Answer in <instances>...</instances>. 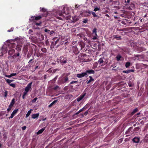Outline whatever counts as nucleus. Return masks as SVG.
<instances>
[{"label": "nucleus", "instance_id": "f257e3e1", "mask_svg": "<svg viewBox=\"0 0 148 148\" xmlns=\"http://www.w3.org/2000/svg\"><path fill=\"white\" fill-rule=\"evenodd\" d=\"M62 10L63 11L62 12L59 11L57 13L58 15L62 16V17H57L58 18L62 20L63 19L62 17H63L64 18L66 19L68 17L66 15H68L70 13V12L68 8L63 7Z\"/></svg>", "mask_w": 148, "mask_h": 148}, {"label": "nucleus", "instance_id": "f03ea898", "mask_svg": "<svg viewBox=\"0 0 148 148\" xmlns=\"http://www.w3.org/2000/svg\"><path fill=\"white\" fill-rule=\"evenodd\" d=\"M41 16H38L36 17L32 16L31 18L29 19V20L31 21H33L34 22V25H36L37 26H40L41 24V22H40L39 23H37L36 22V20L40 19L41 18Z\"/></svg>", "mask_w": 148, "mask_h": 148}, {"label": "nucleus", "instance_id": "7ed1b4c3", "mask_svg": "<svg viewBox=\"0 0 148 148\" xmlns=\"http://www.w3.org/2000/svg\"><path fill=\"white\" fill-rule=\"evenodd\" d=\"M9 41H10L7 40L6 42L7 44L4 45H7V48L6 49L7 50V51H8L9 49H11L14 48L16 46V45L14 43L12 42V41L9 42Z\"/></svg>", "mask_w": 148, "mask_h": 148}, {"label": "nucleus", "instance_id": "20e7f679", "mask_svg": "<svg viewBox=\"0 0 148 148\" xmlns=\"http://www.w3.org/2000/svg\"><path fill=\"white\" fill-rule=\"evenodd\" d=\"M25 40V38L17 40L16 41L17 42V44L16 46V49H18V50L21 51L22 45Z\"/></svg>", "mask_w": 148, "mask_h": 148}, {"label": "nucleus", "instance_id": "39448f33", "mask_svg": "<svg viewBox=\"0 0 148 148\" xmlns=\"http://www.w3.org/2000/svg\"><path fill=\"white\" fill-rule=\"evenodd\" d=\"M67 59L65 56H61L57 59V62L62 64H65L66 63Z\"/></svg>", "mask_w": 148, "mask_h": 148}, {"label": "nucleus", "instance_id": "423d86ee", "mask_svg": "<svg viewBox=\"0 0 148 148\" xmlns=\"http://www.w3.org/2000/svg\"><path fill=\"white\" fill-rule=\"evenodd\" d=\"M7 48L6 45H3L1 49H0V56H2L4 53H7V51L6 48Z\"/></svg>", "mask_w": 148, "mask_h": 148}, {"label": "nucleus", "instance_id": "0eeeda50", "mask_svg": "<svg viewBox=\"0 0 148 148\" xmlns=\"http://www.w3.org/2000/svg\"><path fill=\"white\" fill-rule=\"evenodd\" d=\"M32 82H31L29 84H28L25 87V94H27V93L29 92V90L31 88L32 85Z\"/></svg>", "mask_w": 148, "mask_h": 148}, {"label": "nucleus", "instance_id": "6e6552de", "mask_svg": "<svg viewBox=\"0 0 148 148\" xmlns=\"http://www.w3.org/2000/svg\"><path fill=\"white\" fill-rule=\"evenodd\" d=\"M92 36L93 37L92 39L96 40L97 39V29L96 28H94L92 30Z\"/></svg>", "mask_w": 148, "mask_h": 148}, {"label": "nucleus", "instance_id": "1a4fd4ad", "mask_svg": "<svg viewBox=\"0 0 148 148\" xmlns=\"http://www.w3.org/2000/svg\"><path fill=\"white\" fill-rule=\"evenodd\" d=\"M86 55L84 54H81L79 56V58L81 62H83L84 60L86 58Z\"/></svg>", "mask_w": 148, "mask_h": 148}, {"label": "nucleus", "instance_id": "9d476101", "mask_svg": "<svg viewBox=\"0 0 148 148\" xmlns=\"http://www.w3.org/2000/svg\"><path fill=\"white\" fill-rule=\"evenodd\" d=\"M18 109H16L14 110L13 112L12 113L11 115L9 117L10 119H12V118L15 115V114L18 112Z\"/></svg>", "mask_w": 148, "mask_h": 148}, {"label": "nucleus", "instance_id": "9b49d317", "mask_svg": "<svg viewBox=\"0 0 148 148\" xmlns=\"http://www.w3.org/2000/svg\"><path fill=\"white\" fill-rule=\"evenodd\" d=\"M87 75L86 73L84 72L82 73L78 74H77V77L79 78L82 77Z\"/></svg>", "mask_w": 148, "mask_h": 148}, {"label": "nucleus", "instance_id": "f8f14e48", "mask_svg": "<svg viewBox=\"0 0 148 148\" xmlns=\"http://www.w3.org/2000/svg\"><path fill=\"white\" fill-rule=\"evenodd\" d=\"M86 95V93H84L82 95H80L79 97L77 99V101H80Z\"/></svg>", "mask_w": 148, "mask_h": 148}, {"label": "nucleus", "instance_id": "ddd939ff", "mask_svg": "<svg viewBox=\"0 0 148 148\" xmlns=\"http://www.w3.org/2000/svg\"><path fill=\"white\" fill-rule=\"evenodd\" d=\"M132 140L134 143H138L140 141V138L138 137H135Z\"/></svg>", "mask_w": 148, "mask_h": 148}, {"label": "nucleus", "instance_id": "4468645a", "mask_svg": "<svg viewBox=\"0 0 148 148\" xmlns=\"http://www.w3.org/2000/svg\"><path fill=\"white\" fill-rule=\"evenodd\" d=\"M39 115V114L38 113L37 114H34L32 115V117L33 119H37Z\"/></svg>", "mask_w": 148, "mask_h": 148}, {"label": "nucleus", "instance_id": "2eb2a0df", "mask_svg": "<svg viewBox=\"0 0 148 148\" xmlns=\"http://www.w3.org/2000/svg\"><path fill=\"white\" fill-rule=\"evenodd\" d=\"M79 45L81 47L80 49L82 50L83 48L84 47L85 44L83 42H80L79 44Z\"/></svg>", "mask_w": 148, "mask_h": 148}, {"label": "nucleus", "instance_id": "dca6fc26", "mask_svg": "<svg viewBox=\"0 0 148 148\" xmlns=\"http://www.w3.org/2000/svg\"><path fill=\"white\" fill-rule=\"evenodd\" d=\"M8 51V54L10 55L12 54L15 52V50L13 49H9Z\"/></svg>", "mask_w": 148, "mask_h": 148}, {"label": "nucleus", "instance_id": "f3484780", "mask_svg": "<svg viewBox=\"0 0 148 148\" xmlns=\"http://www.w3.org/2000/svg\"><path fill=\"white\" fill-rule=\"evenodd\" d=\"M79 18V16H75L73 17V22L76 21H77L78 20Z\"/></svg>", "mask_w": 148, "mask_h": 148}, {"label": "nucleus", "instance_id": "a211bd4d", "mask_svg": "<svg viewBox=\"0 0 148 148\" xmlns=\"http://www.w3.org/2000/svg\"><path fill=\"white\" fill-rule=\"evenodd\" d=\"M45 128H42L41 130H39L37 132V134H39L41 133H42L45 130Z\"/></svg>", "mask_w": 148, "mask_h": 148}, {"label": "nucleus", "instance_id": "6ab92c4d", "mask_svg": "<svg viewBox=\"0 0 148 148\" xmlns=\"http://www.w3.org/2000/svg\"><path fill=\"white\" fill-rule=\"evenodd\" d=\"M144 141L145 142H148V134H146L144 138Z\"/></svg>", "mask_w": 148, "mask_h": 148}, {"label": "nucleus", "instance_id": "aec40b11", "mask_svg": "<svg viewBox=\"0 0 148 148\" xmlns=\"http://www.w3.org/2000/svg\"><path fill=\"white\" fill-rule=\"evenodd\" d=\"M68 80V78L67 77H65L63 79L62 82V83H64L66 82Z\"/></svg>", "mask_w": 148, "mask_h": 148}, {"label": "nucleus", "instance_id": "412c9836", "mask_svg": "<svg viewBox=\"0 0 148 148\" xmlns=\"http://www.w3.org/2000/svg\"><path fill=\"white\" fill-rule=\"evenodd\" d=\"M32 109H30V110H29L28 111L27 113V114H26V117L27 118L29 116V115L32 112Z\"/></svg>", "mask_w": 148, "mask_h": 148}, {"label": "nucleus", "instance_id": "4be33fe9", "mask_svg": "<svg viewBox=\"0 0 148 148\" xmlns=\"http://www.w3.org/2000/svg\"><path fill=\"white\" fill-rule=\"evenodd\" d=\"M86 109V108L85 107H84L83 108H82V109L80 110L79 111H78L76 113V114H78L79 113H80L81 112H82V111H83L84 109Z\"/></svg>", "mask_w": 148, "mask_h": 148}, {"label": "nucleus", "instance_id": "5701e85b", "mask_svg": "<svg viewBox=\"0 0 148 148\" xmlns=\"http://www.w3.org/2000/svg\"><path fill=\"white\" fill-rule=\"evenodd\" d=\"M94 72L93 70H90L87 71L86 72V73H88L89 74H91L93 73H94Z\"/></svg>", "mask_w": 148, "mask_h": 148}, {"label": "nucleus", "instance_id": "b1692460", "mask_svg": "<svg viewBox=\"0 0 148 148\" xmlns=\"http://www.w3.org/2000/svg\"><path fill=\"white\" fill-rule=\"evenodd\" d=\"M15 103V99H13L12 100L11 102V103L10 105V106H13L14 105V104Z\"/></svg>", "mask_w": 148, "mask_h": 148}, {"label": "nucleus", "instance_id": "393cba45", "mask_svg": "<svg viewBox=\"0 0 148 148\" xmlns=\"http://www.w3.org/2000/svg\"><path fill=\"white\" fill-rule=\"evenodd\" d=\"M56 100H55L53 101L49 106V107H51L54 104H55L56 102Z\"/></svg>", "mask_w": 148, "mask_h": 148}, {"label": "nucleus", "instance_id": "a878e982", "mask_svg": "<svg viewBox=\"0 0 148 148\" xmlns=\"http://www.w3.org/2000/svg\"><path fill=\"white\" fill-rule=\"evenodd\" d=\"M100 10V7H96L94 9V11L95 12H96L97 11H99Z\"/></svg>", "mask_w": 148, "mask_h": 148}, {"label": "nucleus", "instance_id": "bb28decb", "mask_svg": "<svg viewBox=\"0 0 148 148\" xmlns=\"http://www.w3.org/2000/svg\"><path fill=\"white\" fill-rule=\"evenodd\" d=\"M121 58V56L120 55H118L116 57V58L118 61H119Z\"/></svg>", "mask_w": 148, "mask_h": 148}, {"label": "nucleus", "instance_id": "cd10ccee", "mask_svg": "<svg viewBox=\"0 0 148 148\" xmlns=\"http://www.w3.org/2000/svg\"><path fill=\"white\" fill-rule=\"evenodd\" d=\"M90 79L88 82V84L90 82H91L93 81V79H92L91 76H89Z\"/></svg>", "mask_w": 148, "mask_h": 148}, {"label": "nucleus", "instance_id": "c85d7f7f", "mask_svg": "<svg viewBox=\"0 0 148 148\" xmlns=\"http://www.w3.org/2000/svg\"><path fill=\"white\" fill-rule=\"evenodd\" d=\"M130 63L129 62H126L125 64V67L126 68L130 66Z\"/></svg>", "mask_w": 148, "mask_h": 148}, {"label": "nucleus", "instance_id": "c756f323", "mask_svg": "<svg viewBox=\"0 0 148 148\" xmlns=\"http://www.w3.org/2000/svg\"><path fill=\"white\" fill-rule=\"evenodd\" d=\"M91 13L93 15V16L95 17H97V15L95 13L93 12H91Z\"/></svg>", "mask_w": 148, "mask_h": 148}, {"label": "nucleus", "instance_id": "7c9ffc66", "mask_svg": "<svg viewBox=\"0 0 148 148\" xmlns=\"http://www.w3.org/2000/svg\"><path fill=\"white\" fill-rule=\"evenodd\" d=\"M86 58H85V59H84V60L83 62H89L90 61V60H89V59H86Z\"/></svg>", "mask_w": 148, "mask_h": 148}, {"label": "nucleus", "instance_id": "2f4dec72", "mask_svg": "<svg viewBox=\"0 0 148 148\" xmlns=\"http://www.w3.org/2000/svg\"><path fill=\"white\" fill-rule=\"evenodd\" d=\"M20 56V53L19 52L17 54H16L13 57H19Z\"/></svg>", "mask_w": 148, "mask_h": 148}, {"label": "nucleus", "instance_id": "473e14b6", "mask_svg": "<svg viewBox=\"0 0 148 148\" xmlns=\"http://www.w3.org/2000/svg\"><path fill=\"white\" fill-rule=\"evenodd\" d=\"M98 62L99 63L101 64L103 62V60L102 59L100 58L98 61Z\"/></svg>", "mask_w": 148, "mask_h": 148}, {"label": "nucleus", "instance_id": "72a5a7b5", "mask_svg": "<svg viewBox=\"0 0 148 148\" xmlns=\"http://www.w3.org/2000/svg\"><path fill=\"white\" fill-rule=\"evenodd\" d=\"M54 33V32L53 31H50V32L48 34H49L50 36H51Z\"/></svg>", "mask_w": 148, "mask_h": 148}, {"label": "nucleus", "instance_id": "f704fd0d", "mask_svg": "<svg viewBox=\"0 0 148 148\" xmlns=\"http://www.w3.org/2000/svg\"><path fill=\"white\" fill-rule=\"evenodd\" d=\"M137 111H138V110L137 108H136V109H134L132 113V114L133 115V114L135 113Z\"/></svg>", "mask_w": 148, "mask_h": 148}, {"label": "nucleus", "instance_id": "c9c22d12", "mask_svg": "<svg viewBox=\"0 0 148 148\" xmlns=\"http://www.w3.org/2000/svg\"><path fill=\"white\" fill-rule=\"evenodd\" d=\"M6 81L9 84V83H10L12 82L13 81V80H10L9 79H6Z\"/></svg>", "mask_w": 148, "mask_h": 148}, {"label": "nucleus", "instance_id": "e433bc0d", "mask_svg": "<svg viewBox=\"0 0 148 148\" xmlns=\"http://www.w3.org/2000/svg\"><path fill=\"white\" fill-rule=\"evenodd\" d=\"M12 106H10V105H9V107H8V108L7 109V110L8 111H10L11 110V108H12Z\"/></svg>", "mask_w": 148, "mask_h": 148}, {"label": "nucleus", "instance_id": "4c0bfd02", "mask_svg": "<svg viewBox=\"0 0 148 148\" xmlns=\"http://www.w3.org/2000/svg\"><path fill=\"white\" fill-rule=\"evenodd\" d=\"M40 11H42L43 12H45L46 11V10L44 8H40Z\"/></svg>", "mask_w": 148, "mask_h": 148}, {"label": "nucleus", "instance_id": "58836bf2", "mask_svg": "<svg viewBox=\"0 0 148 148\" xmlns=\"http://www.w3.org/2000/svg\"><path fill=\"white\" fill-rule=\"evenodd\" d=\"M10 85L11 86H12L14 88L15 87V85L13 83H12V84H10Z\"/></svg>", "mask_w": 148, "mask_h": 148}, {"label": "nucleus", "instance_id": "ea45409f", "mask_svg": "<svg viewBox=\"0 0 148 148\" xmlns=\"http://www.w3.org/2000/svg\"><path fill=\"white\" fill-rule=\"evenodd\" d=\"M8 93V92L7 91H5L4 92V97H7Z\"/></svg>", "mask_w": 148, "mask_h": 148}, {"label": "nucleus", "instance_id": "a19ab883", "mask_svg": "<svg viewBox=\"0 0 148 148\" xmlns=\"http://www.w3.org/2000/svg\"><path fill=\"white\" fill-rule=\"evenodd\" d=\"M37 98H36V97L34 99L32 100V102H35L37 100Z\"/></svg>", "mask_w": 148, "mask_h": 148}, {"label": "nucleus", "instance_id": "79ce46f5", "mask_svg": "<svg viewBox=\"0 0 148 148\" xmlns=\"http://www.w3.org/2000/svg\"><path fill=\"white\" fill-rule=\"evenodd\" d=\"M145 118H144L143 119V120L141 121H140V123L141 124H143L145 122V121H144V120H145Z\"/></svg>", "mask_w": 148, "mask_h": 148}, {"label": "nucleus", "instance_id": "37998d69", "mask_svg": "<svg viewBox=\"0 0 148 148\" xmlns=\"http://www.w3.org/2000/svg\"><path fill=\"white\" fill-rule=\"evenodd\" d=\"M45 31L46 32H47L48 33L50 32V30L47 29H45Z\"/></svg>", "mask_w": 148, "mask_h": 148}, {"label": "nucleus", "instance_id": "c03bdc74", "mask_svg": "<svg viewBox=\"0 0 148 148\" xmlns=\"http://www.w3.org/2000/svg\"><path fill=\"white\" fill-rule=\"evenodd\" d=\"M26 128V127L25 126H24L22 127V129L23 130H25Z\"/></svg>", "mask_w": 148, "mask_h": 148}, {"label": "nucleus", "instance_id": "a18cd8bd", "mask_svg": "<svg viewBox=\"0 0 148 148\" xmlns=\"http://www.w3.org/2000/svg\"><path fill=\"white\" fill-rule=\"evenodd\" d=\"M13 28H12L11 29H10L8 30V32H10L12 31H13Z\"/></svg>", "mask_w": 148, "mask_h": 148}, {"label": "nucleus", "instance_id": "49530a36", "mask_svg": "<svg viewBox=\"0 0 148 148\" xmlns=\"http://www.w3.org/2000/svg\"><path fill=\"white\" fill-rule=\"evenodd\" d=\"M5 76L7 77L8 78H10L11 77H12V76H11V74L10 75H5Z\"/></svg>", "mask_w": 148, "mask_h": 148}, {"label": "nucleus", "instance_id": "de8ad7c7", "mask_svg": "<svg viewBox=\"0 0 148 148\" xmlns=\"http://www.w3.org/2000/svg\"><path fill=\"white\" fill-rule=\"evenodd\" d=\"M73 50L75 49V50H77V47L76 46H74L73 47Z\"/></svg>", "mask_w": 148, "mask_h": 148}, {"label": "nucleus", "instance_id": "09e8293b", "mask_svg": "<svg viewBox=\"0 0 148 148\" xmlns=\"http://www.w3.org/2000/svg\"><path fill=\"white\" fill-rule=\"evenodd\" d=\"M16 75V73H12L11 74V76H12V77L15 76Z\"/></svg>", "mask_w": 148, "mask_h": 148}, {"label": "nucleus", "instance_id": "8fccbe9b", "mask_svg": "<svg viewBox=\"0 0 148 148\" xmlns=\"http://www.w3.org/2000/svg\"><path fill=\"white\" fill-rule=\"evenodd\" d=\"M115 38H116V39H117V40H120L121 39V38H120V37L119 36H118V37H115Z\"/></svg>", "mask_w": 148, "mask_h": 148}, {"label": "nucleus", "instance_id": "3c124183", "mask_svg": "<svg viewBox=\"0 0 148 148\" xmlns=\"http://www.w3.org/2000/svg\"><path fill=\"white\" fill-rule=\"evenodd\" d=\"M27 94H25V92H24L23 95L22 96V98L23 99H24L25 98V96Z\"/></svg>", "mask_w": 148, "mask_h": 148}, {"label": "nucleus", "instance_id": "603ef678", "mask_svg": "<svg viewBox=\"0 0 148 148\" xmlns=\"http://www.w3.org/2000/svg\"><path fill=\"white\" fill-rule=\"evenodd\" d=\"M77 82V81H73L72 82H71V83H70V84H73V83H76V82Z\"/></svg>", "mask_w": 148, "mask_h": 148}, {"label": "nucleus", "instance_id": "864d4df0", "mask_svg": "<svg viewBox=\"0 0 148 148\" xmlns=\"http://www.w3.org/2000/svg\"><path fill=\"white\" fill-rule=\"evenodd\" d=\"M87 22V20H84L83 21V22L84 23H86Z\"/></svg>", "mask_w": 148, "mask_h": 148}, {"label": "nucleus", "instance_id": "5fc2aeb1", "mask_svg": "<svg viewBox=\"0 0 148 148\" xmlns=\"http://www.w3.org/2000/svg\"><path fill=\"white\" fill-rule=\"evenodd\" d=\"M42 51H43L44 52H46V49H42Z\"/></svg>", "mask_w": 148, "mask_h": 148}, {"label": "nucleus", "instance_id": "6e6d98bb", "mask_svg": "<svg viewBox=\"0 0 148 148\" xmlns=\"http://www.w3.org/2000/svg\"><path fill=\"white\" fill-rule=\"evenodd\" d=\"M88 112L87 111H86L85 112V113H84V114L85 115H87V114H88Z\"/></svg>", "mask_w": 148, "mask_h": 148}, {"label": "nucleus", "instance_id": "4d7b16f0", "mask_svg": "<svg viewBox=\"0 0 148 148\" xmlns=\"http://www.w3.org/2000/svg\"><path fill=\"white\" fill-rule=\"evenodd\" d=\"M78 7H79V5H75V8H77Z\"/></svg>", "mask_w": 148, "mask_h": 148}, {"label": "nucleus", "instance_id": "13d9d810", "mask_svg": "<svg viewBox=\"0 0 148 148\" xmlns=\"http://www.w3.org/2000/svg\"><path fill=\"white\" fill-rule=\"evenodd\" d=\"M58 41H59V40L58 39L55 42V45L57 43V42Z\"/></svg>", "mask_w": 148, "mask_h": 148}, {"label": "nucleus", "instance_id": "bf43d9fd", "mask_svg": "<svg viewBox=\"0 0 148 148\" xmlns=\"http://www.w3.org/2000/svg\"><path fill=\"white\" fill-rule=\"evenodd\" d=\"M97 0H92V1L94 3L96 2V1Z\"/></svg>", "mask_w": 148, "mask_h": 148}, {"label": "nucleus", "instance_id": "052dcab7", "mask_svg": "<svg viewBox=\"0 0 148 148\" xmlns=\"http://www.w3.org/2000/svg\"><path fill=\"white\" fill-rule=\"evenodd\" d=\"M106 16H107V17H109V15L108 14H106Z\"/></svg>", "mask_w": 148, "mask_h": 148}, {"label": "nucleus", "instance_id": "680f3d73", "mask_svg": "<svg viewBox=\"0 0 148 148\" xmlns=\"http://www.w3.org/2000/svg\"><path fill=\"white\" fill-rule=\"evenodd\" d=\"M130 1V0H127V3H129Z\"/></svg>", "mask_w": 148, "mask_h": 148}, {"label": "nucleus", "instance_id": "e2e57ef3", "mask_svg": "<svg viewBox=\"0 0 148 148\" xmlns=\"http://www.w3.org/2000/svg\"><path fill=\"white\" fill-rule=\"evenodd\" d=\"M91 12H88V13L89 14H90V13H91Z\"/></svg>", "mask_w": 148, "mask_h": 148}, {"label": "nucleus", "instance_id": "0e129e2a", "mask_svg": "<svg viewBox=\"0 0 148 148\" xmlns=\"http://www.w3.org/2000/svg\"><path fill=\"white\" fill-rule=\"evenodd\" d=\"M58 87V86H56V88H55V89H56Z\"/></svg>", "mask_w": 148, "mask_h": 148}, {"label": "nucleus", "instance_id": "69168bd1", "mask_svg": "<svg viewBox=\"0 0 148 148\" xmlns=\"http://www.w3.org/2000/svg\"><path fill=\"white\" fill-rule=\"evenodd\" d=\"M32 60V59H31V60H29V62H31Z\"/></svg>", "mask_w": 148, "mask_h": 148}, {"label": "nucleus", "instance_id": "338daca9", "mask_svg": "<svg viewBox=\"0 0 148 148\" xmlns=\"http://www.w3.org/2000/svg\"><path fill=\"white\" fill-rule=\"evenodd\" d=\"M97 64V63L96 62H95V63H94V64Z\"/></svg>", "mask_w": 148, "mask_h": 148}, {"label": "nucleus", "instance_id": "774afa93", "mask_svg": "<svg viewBox=\"0 0 148 148\" xmlns=\"http://www.w3.org/2000/svg\"><path fill=\"white\" fill-rule=\"evenodd\" d=\"M114 13L115 14H117V12H115Z\"/></svg>", "mask_w": 148, "mask_h": 148}]
</instances>
